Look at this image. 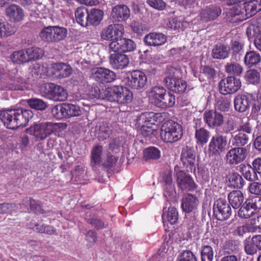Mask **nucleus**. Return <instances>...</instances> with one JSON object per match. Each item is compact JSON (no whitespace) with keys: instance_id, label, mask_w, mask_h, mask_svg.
Returning a JSON list of instances; mask_svg holds the SVG:
<instances>
[{"instance_id":"nucleus-38","label":"nucleus","mask_w":261,"mask_h":261,"mask_svg":"<svg viewBox=\"0 0 261 261\" xmlns=\"http://www.w3.org/2000/svg\"><path fill=\"white\" fill-rule=\"evenodd\" d=\"M195 137L198 144L203 145L208 142L210 137V132L203 127H196Z\"/></svg>"},{"instance_id":"nucleus-23","label":"nucleus","mask_w":261,"mask_h":261,"mask_svg":"<svg viewBox=\"0 0 261 261\" xmlns=\"http://www.w3.org/2000/svg\"><path fill=\"white\" fill-rule=\"evenodd\" d=\"M48 68L50 73L58 78L68 77L72 73L71 67L63 63L51 64Z\"/></svg>"},{"instance_id":"nucleus-41","label":"nucleus","mask_w":261,"mask_h":261,"mask_svg":"<svg viewBox=\"0 0 261 261\" xmlns=\"http://www.w3.org/2000/svg\"><path fill=\"white\" fill-rule=\"evenodd\" d=\"M166 90L163 87L154 86L151 89L149 96L152 102L157 106L160 100H161L163 96L166 94Z\"/></svg>"},{"instance_id":"nucleus-21","label":"nucleus","mask_w":261,"mask_h":261,"mask_svg":"<svg viewBox=\"0 0 261 261\" xmlns=\"http://www.w3.org/2000/svg\"><path fill=\"white\" fill-rule=\"evenodd\" d=\"M203 119L210 128L219 127L224 122V117L222 114L216 111L205 112Z\"/></svg>"},{"instance_id":"nucleus-59","label":"nucleus","mask_w":261,"mask_h":261,"mask_svg":"<svg viewBox=\"0 0 261 261\" xmlns=\"http://www.w3.org/2000/svg\"><path fill=\"white\" fill-rule=\"evenodd\" d=\"M255 23L250 24L247 28L246 35L249 39L261 37V31Z\"/></svg>"},{"instance_id":"nucleus-37","label":"nucleus","mask_w":261,"mask_h":261,"mask_svg":"<svg viewBox=\"0 0 261 261\" xmlns=\"http://www.w3.org/2000/svg\"><path fill=\"white\" fill-rule=\"evenodd\" d=\"M164 222H169L173 225L175 224L178 219L177 211L174 207H169L167 212H164L162 215Z\"/></svg>"},{"instance_id":"nucleus-48","label":"nucleus","mask_w":261,"mask_h":261,"mask_svg":"<svg viewBox=\"0 0 261 261\" xmlns=\"http://www.w3.org/2000/svg\"><path fill=\"white\" fill-rule=\"evenodd\" d=\"M13 63L21 64L29 62L27 51L21 49L14 51L10 56Z\"/></svg>"},{"instance_id":"nucleus-34","label":"nucleus","mask_w":261,"mask_h":261,"mask_svg":"<svg viewBox=\"0 0 261 261\" xmlns=\"http://www.w3.org/2000/svg\"><path fill=\"white\" fill-rule=\"evenodd\" d=\"M228 199L229 203L234 208H239L244 201L243 195L239 190H234L230 192L228 195Z\"/></svg>"},{"instance_id":"nucleus-63","label":"nucleus","mask_w":261,"mask_h":261,"mask_svg":"<svg viewBox=\"0 0 261 261\" xmlns=\"http://www.w3.org/2000/svg\"><path fill=\"white\" fill-rule=\"evenodd\" d=\"M34 230L37 231L40 233H45L48 234H52L55 233L56 229L50 225H39L38 224H35L34 226H30Z\"/></svg>"},{"instance_id":"nucleus-24","label":"nucleus","mask_w":261,"mask_h":261,"mask_svg":"<svg viewBox=\"0 0 261 261\" xmlns=\"http://www.w3.org/2000/svg\"><path fill=\"white\" fill-rule=\"evenodd\" d=\"M81 83L79 84V89L89 95L91 98L100 99L102 98V89L96 85H89L83 78L80 77Z\"/></svg>"},{"instance_id":"nucleus-3","label":"nucleus","mask_w":261,"mask_h":261,"mask_svg":"<svg viewBox=\"0 0 261 261\" xmlns=\"http://www.w3.org/2000/svg\"><path fill=\"white\" fill-rule=\"evenodd\" d=\"M182 126L176 122L169 120L165 122L161 129V137L167 143H174L182 137Z\"/></svg>"},{"instance_id":"nucleus-58","label":"nucleus","mask_w":261,"mask_h":261,"mask_svg":"<svg viewBox=\"0 0 261 261\" xmlns=\"http://www.w3.org/2000/svg\"><path fill=\"white\" fill-rule=\"evenodd\" d=\"M178 2L186 9L189 10L191 13H194L199 8V0H178Z\"/></svg>"},{"instance_id":"nucleus-35","label":"nucleus","mask_w":261,"mask_h":261,"mask_svg":"<svg viewBox=\"0 0 261 261\" xmlns=\"http://www.w3.org/2000/svg\"><path fill=\"white\" fill-rule=\"evenodd\" d=\"M244 4L248 18L261 11V0H251Z\"/></svg>"},{"instance_id":"nucleus-55","label":"nucleus","mask_w":261,"mask_h":261,"mask_svg":"<svg viewBox=\"0 0 261 261\" xmlns=\"http://www.w3.org/2000/svg\"><path fill=\"white\" fill-rule=\"evenodd\" d=\"M15 32V29L10 24L0 19V37L11 36Z\"/></svg>"},{"instance_id":"nucleus-13","label":"nucleus","mask_w":261,"mask_h":261,"mask_svg":"<svg viewBox=\"0 0 261 261\" xmlns=\"http://www.w3.org/2000/svg\"><path fill=\"white\" fill-rule=\"evenodd\" d=\"M247 155V149L242 147H236L231 148L225 155V160L229 165L235 166L242 162Z\"/></svg>"},{"instance_id":"nucleus-29","label":"nucleus","mask_w":261,"mask_h":261,"mask_svg":"<svg viewBox=\"0 0 261 261\" xmlns=\"http://www.w3.org/2000/svg\"><path fill=\"white\" fill-rule=\"evenodd\" d=\"M145 43L149 46H160L167 41L166 36L162 33H151L144 39Z\"/></svg>"},{"instance_id":"nucleus-54","label":"nucleus","mask_w":261,"mask_h":261,"mask_svg":"<svg viewBox=\"0 0 261 261\" xmlns=\"http://www.w3.org/2000/svg\"><path fill=\"white\" fill-rule=\"evenodd\" d=\"M245 79L248 83L255 85L260 81V74L256 70L250 69L245 73Z\"/></svg>"},{"instance_id":"nucleus-30","label":"nucleus","mask_w":261,"mask_h":261,"mask_svg":"<svg viewBox=\"0 0 261 261\" xmlns=\"http://www.w3.org/2000/svg\"><path fill=\"white\" fill-rule=\"evenodd\" d=\"M6 15L10 21L18 22L24 16L23 10L18 6L12 5L6 9Z\"/></svg>"},{"instance_id":"nucleus-20","label":"nucleus","mask_w":261,"mask_h":261,"mask_svg":"<svg viewBox=\"0 0 261 261\" xmlns=\"http://www.w3.org/2000/svg\"><path fill=\"white\" fill-rule=\"evenodd\" d=\"M255 98V95L238 94L233 100L234 108L239 113H244L249 110L251 105V99Z\"/></svg>"},{"instance_id":"nucleus-7","label":"nucleus","mask_w":261,"mask_h":261,"mask_svg":"<svg viewBox=\"0 0 261 261\" xmlns=\"http://www.w3.org/2000/svg\"><path fill=\"white\" fill-rule=\"evenodd\" d=\"M261 209V197H248L240 208L238 215L240 218L247 219Z\"/></svg>"},{"instance_id":"nucleus-26","label":"nucleus","mask_w":261,"mask_h":261,"mask_svg":"<svg viewBox=\"0 0 261 261\" xmlns=\"http://www.w3.org/2000/svg\"><path fill=\"white\" fill-rule=\"evenodd\" d=\"M111 15L115 21H125L130 16V10L126 5H118L113 7Z\"/></svg>"},{"instance_id":"nucleus-10","label":"nucleus","mask_w":261,"mask_h":261,"mask_svg":"<svg viewBox=\"0 0 261 261\" xmlns=\"http://www.w3.org/2000/svg\"><path fill=\"white\" fill-rule=\"evenodd\" d=\"M174 172L176 177L177 184L182 191H192L196 189V185L192 178L181 170L179 166L176 165L174 167Z\"/></svg>"},{"instance_id":"nucleus-60","label":"nucleus","mask_w":261,"mask_h":261,"mask_svg":"<svg viewBox=\"0 0 261 261\" xmlns=\"http://www.w3.org/2000/svg\"><path fill=\"white\" fill-rule=\"evenodd\" d=\"M112 128L106 123H102L99 126L98 137L100 140H105L109 137L112 133Z\"/></svg>"},{"instance_id":"nucleus-56","label":"nucleus","mask_w":261,"mask_h":261,"mask_svg":"<svg viewBox=\"0 0 261 261\" xmlns=\"http://www.w3.org/2000/svg\"><path fill=\"white\" fill-rule=\"evenodd\" d=\"M229 181L231 186L234 188H242L244 185V180L242 176L237 173L230 175Z\"/></svg>"},{"instance_id":"nucleus-2","label":"nucleus","mask_w":261,"mask_h":261,"mask_svg":"<svg viewBox=\"0 0 261 261\" xmlns=\"http://www.w3.org/2000/svg\"><path fill=\"white\" fill-rule=\"evenodd\" d=\"M199 201L198 197L192 194L183 195L181 200V208L185 213L187 226L189 229L193 228L197 224L195 214L197 212Z\"/></svg>"},{"instance_id":"nucleus-33","label":"nucleus","mask_w":261,"mask_h":261,"mask_svg":"<svg viewBox=\"0 0 261 261\" xmlns=\"http://www.w3.org/2000/svg\"><path fill=\"white\" fill-rule=\"evenodd\" d=\"M249 141L248 135L243 132H239L237 134H231V137L229 140L232 146H243L247 144Z\"/></svg>"},{"instance_id":"nucleus-12","label":"nucleus","mask_w":261,"mask_h":261,"mask_svg":"<svg viewBox=\"0 0 261 261\" xmlns=\"http://www.w3.org/2000/svg\"><path fill=\"white\" fill-rule=\"evenodd\" d=\"M90 77L100 83H109L116 79V74L105 67H95L90 71Z\"/></svg>"},{"instance_id":"nucleus-28","label":"nucleus","mask_w":261,"mask_h":261,"mask_svg":"<svg viewBox=\"0 0 261 261\" xmlns=\"http://www.w3.org/2000/svg\"><path fill=\"white\" fill-rule=\"evenodd\" d=\"M221 13V9L218 6H210L202 10L200 13L201 19L208 21L216 19Z\"/></svg>"},{"instance_id":"nucleus-6","label":"nucleus","mask_w":261,"mask_h":261,"mask_svg":"<svg viewBox=\"0 0 261 261\" xmlns=\"http://www.w3.org/2000/svg\"><path fill=\"white\" fill-rule=\"evenodd\" d=\"M58 124L45 122L35 124L27 129V133L33 135L38 140H42L57 130Z\"/></svg>"},{"instance_id":"nucleus-40","label":"nucleus","mask_w":261,"mask_h":261,"mask_svg":"<svg viewBox=\"0 0 261 261\" xmlns=\"http://www.w3.org/2000/svg\"><path fill=\"white\" fill-rule=\"evenodd\" d=\"M89 12L85 8H77L75 12L76 20L79 24L82 27H87L88 25V15Z\"/></svg>"},{"instance_id":"nucleus-8","label":"nucleus","mask_w":261,"mask_h":261,"mask_svg":"<svg viewBox=\"0 0 261 261\" xmlns=\"http://www.w3.org/2000/svg\"><path fill=\"white\" fill-rule=\"evenodd\" d=\"M227 145L226 138L222 135H217L212 137L208 145V154L210 158L216 159L223 152Z\"/></svg>"},{"instance_id":"nucleus-46","label":"nucleus","mask_w":261,"mask_h":261,"mask_svg":"<svg viewBox=\"0 0 261 261\" xmlns=\"http://www.w3.org/2000/svg\"><path fill=\"white\" fill-rule=\"evenodd\" d=\"M241 172L244 178L249 181H254L257 179V174L250 165L241 164Z\"/></svg>"},{"instance_id":"nucleus-25","label":"nucleus","mask_w":261,"mask_h":261,"mask_svg":"<svg viewBox=\"0 0 261 261\" xmlns=\"http://www.w3.org/2000/svg\"><path fill=\"white\" fill-rule=\"evenodd\" d=\"M129 62V58L123 54L114 53L110 56V63L115 69H123L126 68Z\"/></svg>"},{"instance_id":"nucleus-57","label":"nucleus","mask_w":261,"mask_h":261,"mask_svg":"<svg viewBox=\"0 0 261 261\" xmlns=\"http://www.w3.org/2000/svg\"><path fill=\"white\" fill-rule=\"evenodd\" d=\"M43 72V66L38 64H35L30 68L29 74L32 76H29V79H32L33 81L38 78H40Z\"/></svg>"},{"instance_id":"nucleus-1","label":"nucleus","mask_w":261,"mask_h":261,"mask_svg":"<svg viewBox=\"0 0 261 261\" xmlns=\"http://www.w3.org/2000/svg\"><path fill=\"white\" fill-rule=\"evenodd\" d=\"M33 116L32 111L23 109L7 110L0 113L5 126L11 129L25 126Z\"/></svg>"},{"instance_id":"nucleus-4","label":"nucleus","mask_w":261,"mask_h":261,"mask_svg":"<svg viewBox=\"0 0 261 261\" xmlns=\"http://www.w3.org/2000/svg\"><path fill=\"white\" fill-rule=\"evenodd\" d=\"M67 30L58 25L48 26L41 30L39 33L41 39L48 43H57L67 37Z\"/></svg>"},{"instance_id":"nucleus-47","label":"nucleus","mask_w":261,"mask_h":261,"mask_svg":"<svg viewBox=\"0 0 261 261\" xmlns=\"http://www.w3.org/2000/svg\"><path fill=\"white\" fill-rule=\"evenodd\" d=\"M228 49L223 45H216L212 50V56L216 59H224L228 57Z\"/></svg>"},{"instance_id":"nucleus-51","label":"nucleus","mask_w":261,"mask_h":261,"mask_svg":"<svg viewBox=\"0 0 261 261\" xmlns=\"http://www.w3.org/2000/svg\"><path fill=\"white\" fill-rule=\"evenodd\" d=\"M161 156L160 150L155 147H150L144 149L143 151L144 158L146 160H157Z\"/></svg>"},{"instance_id":"nucleus-52","label":"nucleus","mask_w":261,"mask_h":261,"mask_svg":"<svg viewBox=\"0 0 261 261\" xmlns=\"http://www.w3.org/2000/svg\"><path fill=\"white\" fill-rule=\"evenodd\" d=\"M27 103L31 108L37 110H44L47 107V105L43 100L39 98H30L26 100Z\"/></svg>"},{"instance_id":"nucleus-62","label":"nucleus","mask_w":261,"mask_h":261,"mask_svg":"<svg viewBox=\"0 0 261 261\" xmlns=\"http://www.w3.org/2000/svg\"><path fill=\"white\" fill-rule=\"evenodd\" d=\"M239 130L244 133H245V134L248 135L252 133V125L251 124L250 120L248 118L242 119L241 122L239 124Z\"/></svg>"},{"instance_id":"nucleus-39","label":"nucleus","mask_w":261,"mask_h":261,"mask_svg":"<svg viewBox=\"0 0 261 261\" xmlns=\"http://www.w3.org/2000/svg\"><path fill=\"white\" fill-rule=\"evenodd\" d=\"M103 12L99 9H92L88 15V24L97 25L102 20Z\"/></svg>"},{"instance_id":"nucleus-32","label":"nucleus","mask_w":261,"mask_h":261,"mask_svg":"<svg viewBox=\"0 0 261 261\" xmlns=\"http://www.w3.org/2000/svg\"><path fill=\"white\" fill-rule=\"evenodd\" d=\"M116 101L118 103L125 104L130 102L133 99L132 93L126 88L123 87H119Z\"/></svg>"},{"instance_id":"nucleus-44","label":"nucleus","mask_w":261,"mask_h":261,"mask_svg":"<svg viewBox=\"0 0 261 261\" xmlns=\"http://www.w3.org/2000/svg\"><path fill=\"white\" fill-rule=\"evenodd\" d=\"M65 117L78 116L81 115L82 111L80 108L75 105L69 103H64Z\"/></svg>"},{"instance_id":"nucleus-11","label":"nucleus","mask_w":261,"mask_h":261,"mask_svg":"<svg viewBox=\"0 0 261 261\" xmlns=\"http://www.w3.org/2000/svg\"><path fill=\"white\" fill-rule=\"evenodd\" d=\"M240 79L232 76H228L221 80L219 83L220 92L223 95L231 94L237 92L241 87Z\"/></svg>"},{"instance_id":"nucleus-64","label":"nucleus","mask_w":261,"mask_h":261,"mask_svg":"<svg viewBox=\"0 0 261 261\" xmlns=\"http://www.w3.org/2000/svg\"><path fill=\"white\" fill-rule=\"evenodd\" d=\"M252 239L248 238L244 241V249L248 255H253L257 253V247L252 243Z\"/></svg>"},{"instance_id":"nucleus-53","label":"nucleus","mask_w":261,"mask_h":261,"mask_svg":"<svg viewBox=\"0 0 261 261\" xmlns=\"http://www.w3.org/2000/svg\"><path fill=\"white\" fill-rule=\"evenodd\" d=\"M201 261H212L214 257V251L209 245H203L200 250Z\"/></svg>"},{"instance_id":"nucleus-45","label":"nucleus","mask_w":261,"mask_h":261,"mask_svg":"<svg viewBox=\"0 0 261 261\" xmlns=\"http://www.w3.org/2000/svg\"><path fill=\"white\" fill-rule=\"evenodd\" d=\"M175 103V96L171 93H167L164 94V96L160 100L157 107L163 109L167 108L172 107L174 105Z\"/></svg>"},{"instance_id":"nucleus-36","label":"nucleus","mask_w":261,"mask_h":261,"mask_svg":"<svg viewBox=\"0 0 261 261\" xmlns=\"http://www.w3.org/2000/svg\"><path fill=\"white\" fill-rule=\"evenodd\" d=\"M261 61V57L259 53L255 51H250L246 53L244 62L246 66L252 67L258 64Z\"/></svg>"},{"instance_id":"nucleus-22","label":"nucleus","mask_w":261,"mask_h":261,"mask_svg":"<svg viewBox=\"0 0 261 261\" xmlns=\"http://www.w3.org/2000/svg\"><path fill=\"white\" fill-rule=\"evenodd\" d=\"M164 82L167 87L175 93H183L186 90L187 83L181 79L169 76L165 79Z\"/></svg>"},{"instance_id":"nucleus-16","label":"nucleus","mask_w":261,"mask_h":261,"mask_svg":"<svg viewBox=\"0 0 261 261\" xmlns=\"http://www.w3.org/2000/svg\"><path fill=\"white\" fill-rule=\"evenodd\" d=\"M109 47L115 53L129 52L134 50L136 44L133 40L121 37L118 40L111 42L109 44Z\"/></svg>"},{"instance_id":"nucleus-27","label":"nucleus","mask_w":261,"mask_h":261,"mask_svg":"<svg viewBox=\"0 0 261 261\" xmlns=\"http://www.w3.org/2000/svg\"><path fill=\"white\" fill-rule=\"evenodd\" d=\"M163 120L161 113H155L152 112H147L141 114L138 121L139 123H144L145 125H152L156 123H159Z\"/></svg>"},{"instance_id":"nucleus-31","label":"nucleus","mask_w":261,"mask_h":261,"mask_svg":"<svg viewBox=\"0 0 261 261\" xmlns=\"http://www.w3.org/2000/svg\"><path fill=\"white\" fill-rule=\"evenodd\" d=\"M103 147L101 145L94 146L91 152V165L93 168H96L102 161V157L103 151Z\"/></svg>"},{"instance_id":"nucleus-61","label":"nucleus","mask_w":261,"mask_h":261,"mask_svg":"<svg viewBox=\"0 0 261 261\" xmlns=\"http://www.w3.org/2000/svg\"><path fill=\"white\" fill-rule=\"evenodd\" d=\"M87 171L85 167L77 166L72 172V177L76 181L81 182L84 179Z\"/></svg>"},{"instance_id":"nucleus-42","label":"nucleus","mask_w":261,"mask_h":261,"mask_svg":"<svg viewBox=\"0 0 261 261\" xmlns=\"http://www.w3.org/2000/svg\"><path fill=\"white\" fill-rule=\"evenodd\" d=\"M119 86H114L113 87H108L105 89H102V98L101 99H106L110 101L115 102L116 96L118 92Z\"/></svg>"},{"instance_id":"nucleus-18","label":"nucleus","mask_w":261,"mask_h":261,"mask_svg":"<svg viewBox=\"0 0 261 261\" xmlns=\"http://www.w3.org/2000/svg\"><path fill=\"white\" fill-rule=\"evenodd\" d=\"M8 88L11 90H24L27 88V81L14 69L9 74Z\"/></svg>"},{"instance_id":"nucleus-15","label":"nucleus","mask_w":261,"mask_h":261,"mask_svg":"<svg viewBox=\"0 0 261 261\" xmlns=\"http://www.w3.org/2000/svg\"><path fill=\"white\" fill-rule=\"evenodd\" d=\"M124 33L123 26L121 24L109 25L103 29L101 33V38L106 40L113 41L122 37Z\"/></svg>"},{"instance_id":"nucleus-17","label":"nucleus","mask_w":261,"mask_h":261,"mask_svg":"<svg viewBox=\"0 0 261 261\" xmlns=\"http://www.w3.org/2000/svg\"><path fill=\"white\" fill-rule=\"evenodd\" d=\"M180 160L188 171H195L196 159L193 149L187 146L184 147L181 151Z\"/></svg>"},{"instance_id":"nucleus-49","label":"nucleus","mask_w":261,"mask_h":261,"mask_svg":"<svg viewBox=\"0 0 261 261\" xmlns=\"http://www.w3.org/2000/svg\"><path fill=\"white\" fill-rule=\"evenodd\" d=\"M28 61L37 60L42 57L44 55V51L37 47H32L27 50Z\"/></svg>"},{"instance_id":"nucleus-14","label":"nucleus","mask_w":261,"mask_h":261,"mask_svg":"<svg viewBox=\"0 0 261 261\" xmlns=\"http://www.w3.org/2000/svg\"><path fill=\"white\" fill-rule=\"evenodd\" d=\"M213 212L216 218L220 221L228 219L231 215L229 204L223 199H219L214 203Z\"/></svg>"},{"instance_id":"nucleus-19","label":"nucleus","mask_w":261,"mask_h":261,"mask_svg":"<svg viewBox=\"0 0 261 261\" xmlns=\"http://www.w3.org/2000/svg\"><path fill=\"white\" fill-rule=\"evenodd\" d=\"M229 21L232 23L242 21L248 18L244 4L236 5L232 7L227 13Z\"/></svg>"},{"instance_id":"nucleus-9","label":"nucleus","mask_w":261,"mask_h":261,"mask_svg":"<svg viewBox=\"0 0 261 261\" xmlns=\"http://www.w3.org/2000/svg\"><path fill=\"white\" fill-rule=\"evenodd\" d=\"M147 81L146 75L140 70L133 71L123 80L124 83L128 87L137 90L143 88Z\"/></svg>"},{"instance_id":"nucleus-50","label":"nucleus","mask_w":261,"mask_h":261,"mask_svg":"<svg viewBox=\"0 0 261 261\" xmlns=\"http://www.w3.org/2000/svg\"><path fill=\"white\" fill-rule=\"evenodd\" d=\"M28 204L30 205V208L31 211H33L35 213H40L42 212L43 210L41 208V207L38 202L34 199H29L28 198H25L21 204L22 206L24 205L25 207L23 208V211L29 210V208L28 207Z\"/></svg>"},{"instance_id":"nucleus-5","label":"nucleus","mask_w":261,"mask_h":261,"mask_svg":"<svg viewBox=\"0 0 261 261\" xmlns=\"http://www.w3.org/2000/svg\"><path fill=\"white\" fill-rule=\"evenodd\" d=\"M42 94L54 101H64L68 97L67 90L62 86L53 83H46L41 88Z\"/></svg>"},{"instance_id":"nucleus-43","label":"nucleus","mask_w":261,"mask_h":261,"mask_svg":"<svg viewBox=\"0 0 261 261\" xmlns=\"http://www.w3.org/2000/svg\"><path fill=\"white\" fill-rule=\"evenodd\" d=\"M226 72L234 77L239 76L243 72V68L242 66L237 63H227L225 66Z\"/></svg>"}]
</instances>
